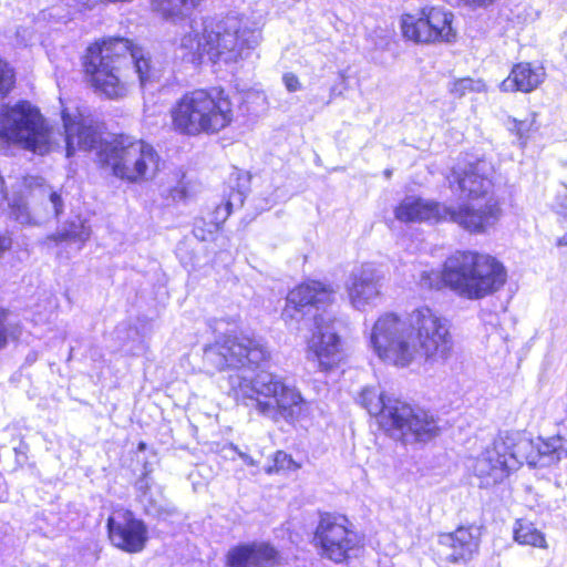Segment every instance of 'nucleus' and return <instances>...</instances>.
I'll use <instances>...</instances> for the list:
<instances>
[{
  "label": "nucleus",
  "instance_id": "bb28decb",
  "mask_svg": "<svg viewBox=\"0 0 567 567\" xmlns=\"http://www.w3.org/2000/svg\"><path fill=\"white\" fill-rule=\"evenodd\" d=\"M537 450L539 455L547 457L549 462H557L567 455L566 442L558 435L540 441Z\"/></svg>",
  "mask_w": 567,
  "mask_h": 567
},
{
  "label": "nucleus",
  "instance_id": "6ab92c4d",
  "mask_svg": "<svg viewBox=\"0 0 567 567\" xmlns=\"http://www.w3.org/2000/svg\"><path fill=\"white\" fill-rule=\"evenodd\" d=\"M279 551L269 543H244L229 548L225 555L226 567H261L278 564Z\"/></svg>",
  "mask_w": 567,
  "mask_h": 567
},
{
  "label": "nucleus",
  "instance_id": "7ed1b4c3",
  "mask_svg": "<svg viewBox=\"0 0 567 567\" xmlns=\"http://www.w3.org/2000/svg\"><path fill=\"white\" fill-rule=\"evenodd\" d=\"M128 58L142 87L158 80L152 56L143 47L130 38L109 35L94 40L85 48L80 58L82 81L103 100H124L134 85Z\"/></svg>",
  "mask_w": 567,
  "mask_h": 567
},
{
  "label": "nucleus",
  "instance_id": "f8f14e48",
  "mask_svg": "<svg viewBox=\"0 0 567 567\" xmlns=\"http://www.w3.org/2000/svg\"><path fill=\"white\" fill-rule=\"evenodd\" d=\"M530 443L508 432L498 433L474 460L473 473L481 485L485 487L498 485L508 478L524 460L532 463L522 452Z\"/></svg>",
  "mask_w": 567,
  "mask_h": 567
},
{
  "label": "nucleus",
  "instance_id": "e433bc0d",
  "mask_svg": "<svg viewBox=\"0 0 567 567\" xmlns=\"http://www.w3.org/2000/svg\"><path fill=\"white\" fill-rule=\"evenodd\" d=\"M216 209L217 210H223V219H221V221H224L231 214L233 205H231L230 200H225L224 203L218 205Z\"/></svg>",
  "mask_w": 567,
  "mask_h": 567
},
{
  "label": "nucleus",
  "instance_id": "5701e85b",
  "mask_svg": "<svg viewBox=\"0 0 567 567\" xmlns=\"http://www.w3.org/2000/svg\"><path fill=\"white\" fill-rule=\"evenodd\" d=\"M513 539L522 546H529L539 549L548 548L546 535L537 528L535 523L526 518H518L515 520L513 527Z\"/></svg>",
  "mask_w": 567,
  "mask_h": 567
},
{
  "label": "nucleus",
  "instance_id": "423d86ee",
  "mask_svg": "<svg viewBox=\"0 0 567 567\" xmlns=\"http://www.w3.org/2000/svg\"><path fill=\"white\" fill-rule=\"evenodd\" d=\"M167 116L168 130L177 136H213L233 126L236 105L223 86H195L185 90L173 101Z\"/></svg>",
  "mask_w": 567,
  "mask_h": 567
},
{
  "label": "nucleus",
  "instance_id": "c85d7f7f",
  "mask_svg": "<svg viewBox=\"0 0 567 567\" xmlns=\"http://www.w3.org/2000/svg\"><path fill=\"white\" fill-rule=\"evenodd\" d=\"M274 463L268 472H290L296 471L300 467V464L297 463L292 456L285 451H277L274 454L272 458Z\"/></svg>",
  "mask_w": 567,
  "mask_h": 567
},
{
  "label": "nucleus",
  "instance_id": "dca6fc26",
  "mask_svg": "<svg viewBox=\"0 0 567 567\" xmlns=\"http://www.w3.org/2000/svg\"><path fill=\"white\" fill-rule=\"evenodd\" d=\"M106 532L110 543L128 554L143 551L148 542L146 524L125 507L112 509L106 522Z\"/></svg>",
  "mask_w": 567,
  "mask_h": 567
},
{
  "label": "nucleus",
  "instance_id": "4468645a",
  "mask_svg": "<svg viewBox=\"0 0 567 567\" xmlns=\"http://www.w3.org/2000/svg\"><path fill=\"white\" fill-rule=\"evenodd\" d=\"M483 534L484 526L475 523L461 524L439 534L434 560L445 567L470 564L480 555Z\"/></svg>",
  "mask_w": 567,
  "mask_h": 567
},
{
  "label": "nucleus",
  "instance_id": "aec40b11",
  "mask_svg": "<svg viewBox=\"0 0 567 567\" xmlns=\"http://www.w3.org/2000/svg\"><path fill=\"white\" fill-rule=\"evenodd\" d=\"M545 80L543 65L533 62L515 63L509 74L499 85L502 92L530 93L536 90Z\"/></svg>",
  "mask_w": 567,
  "mask_h": 567
},
{
  "label": "nucleus",
  "instance_id": "c9c22d12",
  "mask_svg": "<svg viewBox=\"0 0 567 567\" xmlns=\"http://www.w3.org/2000/svg\"><path fill=\"white\" fill-rule=\"evenodd\" d=\"M50 200L52 202V204L54 206L55 214L56 215L60 214L62 210V206H63L61 195L58 194L56 192H52L50 194Z\"/></svg>",
  "mask_w": 567,
  "mask_h": 567
},
{
  "label": "nucleus",
  "instance_id": "cd10ccee",
  "mask_svg": "<svg viewBox=\"0 0 567 567\" xmlns=\"http://www.w3.org/2000/svg\"><path fill=\"white\" fill-rule=\"evenodd\" d=\"M17 85L16 68L0 55V100L7 97Z\"/></svg>",
  "mask_w": 567,
  "mask_h": 567
},
{
  "label": "nucleus",
  "instance_id": "a878e982",
  "mask_svg": "<svg viewBox=\"0 0 567 567\" xmlns=\"http://www.w3.org/2000/svg\"><path fill=\"white\" fill-rule=\"evenodd\" d=\"M11 310L0 306V351L6 349L10 342H17L22 333V326L19 322H11Z\"/></svg>",
  "mask_w": 567,
  "mask_h": 567
},
{
  "label": "nucleus",
  "instance_id": "6e6552de",
  "mask_svg": "<svg viewBox=\"0 0 567 567\" xmlns=\"http://www.w3.org/2000/svg\"><path fill=\"white\" fill-rule=\"evenodd\" d=\"M96 163L99 168L126 185L153 182L164 164L151 143L126 134H116L101 143Z\"/></svg>",
  "mask_w": 567,
  "mask_h": 567
},
{
  "label": "nucleus",
  "instance_id": "20e7f679",
  "mask_svg": "<svg viewBox=\"0 0 567 567\" xmlns=\"http://www.w3.org/2000/svg\"><path fill=\"white\" fill-rule=\"evenodd\" d=\"M507 269L494 255L458 248L450 252L440 269L422 275L423 287L449 290L467 300H482L501 291L507 282Z\"/></svg>",
  "mask_w": 567,
  "mask_h": 567
},
{
  "label": "nucleus",
  "instance_id": "393cba45",
  "mask_svg": "<svg viewBox=\"0 0 567 567\" xmlns=\"http://www.w3.org/2000/svg\"><path fill=\"white\" fill-rule=\"evenodd\" d=\"M508 132L515 136L522 146H525L527 142L538 132L539 124L537 123V113L532 112L524 120L516 117H508Z\"/></svg>",
  "mask_w": 567,
  "mask_h": 567
},
{
  "label": "nucleus",
  "instance_id": "f704fd0d",
  "mask_svg": "<svg viewBox=\"0 0 567 567\" xmlns=\"http://www.w3.org/2000/svg\"><path fill=\"white\" fill-rule=\"evenodd\" d=\"M12 247V238L9 234H0V257Z\"/></svg>",
  "mask_w": 567,
  "mask_h": 567
},
{
  "label": "nucleus",
  "instance_id": "f03ea898",
  "mask_svg": "<svg viewBox=\"0 0 567 567\" xmlns=\"http://www.w3.org/2000/svg\"><path fill=\"white\" fill-rule=\"evenodd\" d=\"M374 354L385 364L406 368L419 357L425 363L446 364L455 354L450 320L420 305L405 317L385 311L374 320L370 338Z\"/></svg>",
  "mask_w": 567,
  "mask_h": 567
},
{
  "label": "nucleus",
  "instance_id": "4c0bfd02",
  "mask_svg": "<svg viewBox=\"0 0 567 567\" xmlns=\"http://www.w3.org/2000/svg\"><path fill=\"white\" fill-rule=\"evenodd\" d=\"M145 449H146V444H145L144 442H140V443L137 444V450H138V451H144Z\"/></svg>",
  "mask_w": 567,
  "mask_h": 567
},
{
  "label": "nucleus",
  "instance_id": "c756f323",
  "mask_svg": "<svg viewBox=\"0 0 567 567\" xmlns=\"http://www.w3.org/2000/svg\"><path fill=\"white\" fill-rule=\"evenodd\" d=\"M476 91H478L476 82L468 76L454 80L450 86V93L455 99H462L466 94Z\"/></svg>",
  "mask_w": 567,
  "mask_h": 567
},
{
  "label": "nucleus",
  "instance_id": "412c9836",
  "mask_svg": "<svg viewBox=\"0 0 567 567\" xmlns=\"http://www.w3.org/2000/svg\"><path fill=\"white\" fill-rule=\"evenodd\" d=\"M65 155H74L76 151H91L99 142V133L94 126L82 117H63Z\"/></svg>",
  "mask_w": 567,
  "mask_h": 567
},
{
  "label": "nucleus",
  "instance_id": "0eeeda50",
  "mask_svg": "<svg viewBox=\"0 0 567 567\" xmlns=\"http://www.w3.org/2000/svg\"><path fill=\"white\" fill-rule=\"evenodd\" d=\"M360 404L377 419L379 427L402 444L429 443L442 433L440 419L430 410L391 398L374 389L360 392Z\"/></svg>",
  "mask_w": 567,
  "mask_h": 567
},
{
  "label": "nucleus",
  "instance_id": "39448f33",
  "mask_svg": "<svg viewBox=\"0 0 567 567\" xmlns=\"http://www.w3.org/2000/svg\"><path fill=\"white\" fill-rule=\"evenodd\" d=\"M449 188L466 202L450 206V220L468 235H486L504 216V200L496 195L487 165L476 161L455 167L446 176Z\"/></svg>",
  "mask_w": 567,
  "mask_h": 567
},
{
  "label": "nucleus",
  "instance_id": "4be33fe9",
  "mask_svg": "<svg viewBox=\"0 0 567 567\" xmlns=\"http://www.w3.org/2000/svg\"><path fill=\"white\" fill-rule=\"evenodd\" d=\"M381 276L374 269L363 268L350 276L347 293L351 305L361 308L381 296Z\"/></svg>",
  "mask_w": 567,
  "mask_h": 567
},
{
  "label": "nucleus",
  "instance_id": "9d476101",
  "mask_svg": "<svg viewBox=\"0 0 567 567\" xmlns=\"http://www.w3.org/2000/svg\"><path fill=\"white\" fill-rule=\"evenodd\" d=\"M255 32L239 14L226 13L205 21L198 42V63L206 58L212 63L237 61L254 49Z\"/></svg>",
  "mask_w": 567,
  "mask_h": 567
},
{
  "label": "nucleus",
  "instance_id": "2eb2a0df",
  "mask_svg": "<svg viewBox=\"0 0 567 567\" xmlns=\"http://www.w3.org/2000/svg\"><path fill=\"white\" fill-rule=\"evenodd\" d=\"M338 319L334 316L318 313L313 316V328L307 343L310 359L322 372H329L343 361L341 337L334 329Z\"/></svg>",
  "mask_w": 567,
  "mask_h": 567
},
{
  "label": "nucleus",
  "instance_id": "f3484780",
  "mask_svg": "<svg viewBox=\"0 0 567 567\" xmlns=\"http://www.w3.org/2000/svg\"><path fill=\"white\" fill-rule=\"evenodd\" d=\"M334 300L336 289L331 284L319 279H306L287 292L281 317L285 321H291L296 313L306 309L329 307Z\"/></svg>",
  "mask_w": 567,
  "mask_h": 567
},
{
  "label": "nucleus",
  "instance_id": "f257e3e1",
  "mask_svg": "<svg viewBox=\"0 0 567 567\" xmlns=\"http://www.w3.org/2000/svg\"><path fill=\"white\" fill-rule=\"evenodd\" d=\"M206 360L218 372L251 371L231 386L235 400L252 408L274 422L290 424L308 414V402L293 385L274 374L265 373L272 361L271 350L262 339L250 334H225L205 349Z\"/></svg>",
  "mask_w": 567,
  "mask_h": 567
},
{
  "label": "nucleus",
  "instance_id": "473e14b6",
  "mask_svg": "<svg viewBox=\"0 0 567 567\" xmlns=\"http://www.w3.org/2000/svg\"><path fill=\"white\" fill-rule=\"evenodd\" d=\"M282 82L288 92H296L301 89V83L295 73H285L282 75Z\"/></svg>",
  "mask_w": 567,
  "mask_h": 567
},
{
  "label": "nucleus",
  "instance_id": "2f4dec72",
  "mask_svg": "<svg viewBox=\"0 0 567 567\" xmlns=\"http://www.w3.org/2000/svg\"><path fill=\"white\" fill-rule=\"evenodd\" d=\"M461 4L472 9H488L496 4L499 0H457Z\"/></svg>",
  "mask_w": 567,
  "mask_h": 567
},
{
  "label": "nucleus",
  "instance_id": "58836bf2",
  "mask_svg": "<svg viewBox=\"0 0 567 567\" xmlns=\"http://www.w3.org/2000/svg\"><path fill=\"white\" fill-rule=\"evenodd\" d=\"M558 245H567V241H564L561 239L558 240Z\"/></svg>",
  "mask_w": 567,
  "mask_h": 567
},
{
  "label": "nucleus",
  "instance_id": "7c9ffc66",
  "mask_svg": "<svg viewBox=\"0 0 567 567\" xmlns=\"http://www.w3.org/2000/svg\"><path fill=\"white\" fill-rule=\"evenodd\" d=\"M79 239V234L72 229H64L61 231H55L47 236V243L53 245H60L62 243H72Z\"/></svg>",
  "mask_w": 567,
  "mask_h": 567
},
{
  "label": "nucleus",
  "instance_id": "9b49d317",
  "mask_svg": "<svg viewBox=\"0 0 567 567\" xmlns=\"http://www.w3.org/2000/svg\"><path fill=\"white\" fill-rule=\"evenodd\" d=\"M402 39L415 45H441L456 42L458 30L454 13L439 4H424L399 18Z\"/></svg>",
  "mask_w": 567,
  "mask_h": 567
},
{
  "label": "nucleus",
  "instance_id": "72a5a7b5",
  "mask_svg": "<svg viewBox=\"0 0 567 567\" xmlns=\"http://www.w3.org/2000/svg\"><path fill=\"white\" fill-rule=\"evenodd\" d=\"M103 3H128L133 0H100ZM73 6L80 10L92 9L94 7V2L92 0H72Z\"/></svg>",
  "mask_w": 567,
  "mask_h": 567
},
{
  "label": "nucleus",
  "instance_id": "a211bd4d",
  "mask_svg": "<svg viewBox=\"0 0 567 567\" xmlns=\"http://www.w3.org/2000/svg\"><path fill=\"white\" fill-rule=\"evenodd\" d=\"M394 216L404 224L451 223L449 205L436 200H426L419 196H410L402 199L394 207Z\"/></svg>",
  "mask_w": 567,
  "mask_h": 567
},
{
  "label": "nucleus",
  "instance_id": "ddd939ff",
  "mask_svg": "<svg viewBox=\"0 0 567 567\" xmlns=\"http://www.w3.org/2000/svg\"><path fill=\"white\" fill-rule=\"evenodd\" d=\"M321 558L347 563L363 548V538L346 515L323 513L315 527L312 540Z\"/></svg>",
  "mask_w": 567,
  "mask_h": 567
},
{
  "label": "nucleus",
  "instance_id": "b1692460",
  "mask_svg": "<svg viewBox=\"0 0 567 567\" xmlns=\"http://www.w3.org/2000/svg\"><path fill=\"white\" fill-rule=\"evenodd\" d=\"M198 0H151L152 9L164 18L183 17L190 13Z\"/></svg>",
  "mask_w": 567,
  "mask_h": 567
},
{
  "label": "nucleus",
  "instance_id": "1a4fd4ad",
  "mask_svg": "<svg viewBox=\"0 0 567 567\" xmlns=\"http://www.w3.org/2000/svg\"><path fill=\"white\" fill-rule=\"evenodd\" d=\"M0 138L40 156L59 146L53 126L37 106L25 100L2 107Z\"/></svg>",
  "mask_w": 567,
  "mask_h": 567
}]
</instances>
